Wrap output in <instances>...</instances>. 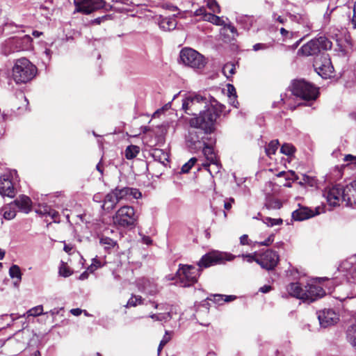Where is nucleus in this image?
Returning a JSON list of instances; mask_svg holds the SVG:
<instances>
[{"instance_id":"42","label":"nucleus","mask_w":356,"mask_h":356,"mask_svg":"<svg viewBox=\"0 0 356 356\" xmlns=\"http://www.w3.org/2000/svg\"><path fill=\"white\" fill-rule=\"evenodd\" d=\"M279 142L277 140H272L266 148V154L270 157L274 154L278 148Z\"/></svg>"},{"instance_id":"45","label":"nucleus","mask_w":356,"mask_h":356,"mask_svg":"<svg viewBox=\"0 0 356 356\" xmlns=\"http://www.w3.org/2000/svg\"><path fill=\"white\" fill-rule=\"evenodd\" d=\"M43 314V307L38 305L27 311L26 314L28 316H38Z\"/></svg>"},{"instance_id":"6","label":"nucleus","mask_w":356,"mask_h":356,"mask_svg":"<svg viewBox=\"0 0 356 356\" xmlns=\"http://www.w3.org/2000/svg\"><path fill=\"white\" fill-rule=\"evenodd\" d=\"M292 94L304 100H314L317 98L318 92L317 88L305 80H297L291 86Z\"/></svg>"},{"instance_id":"2","label":"nucleus","mask_w":356,"mask_h":356,"mask_svg":"<svg viewBox=\"0 0 356 356\" xmlns=\"http://www.w3.org/2000/svg\"><path fill=\"white\" fill-rule=\"evenodd\" d=\"M218 117V113L211 105L200 112L199 115L189 118L187 122L189 126L198 127L204 133H211L214 129L215 122Z\"/></svg>"},{"instance_id":"5","label":"nucleus","mask_w":356,"mask_h":356,"mask_svg":"<svg viewBox=\"0 0 356 356\" xmlns=\"http://www.w3.org/2000/svg\"><path fill=\"white\" fill-rule=\"evenodd\" d=\"M332 42L324 36L311 40L298 51V55L302 56H313L321 50H328L332 48Z\"/></svg>"},{"instance_id":"62","label":"nucleus","mask_w":356,"mask_h":356,"mask_svg":"<svg viewBox=\"0 0 356 356\" xmlns=\"http://www.w3.org/2000/svg\"><path fill=\"white\" fill-rule=\"evenodd\" d=\"M248 236L247 234H243L240 237V243L241 245H248Z\"/></svg>"},{"instance_id":"57","label":"nucleus","mask_w":356,"mask_h":356,"mask_svg":"<svg viewBox=\"0 0 356 356\" xmlns=\"http://www.w3.org/2000/svg\"><path fill=\"white\" fill-rule=\"evenodd\" d=\"M110 19L111 16L108 15H106L92 20L91 24H100L102 22Z\"/></svg>"},{"instance_id":"29","label":"nucleus","mask_w":356,"mask_h":356,"mask_svg":"<svg viewBox=\"0 0 356 356\" xmlns=\"http://www.w3.org/2000/svg\"><path fill=\"white\" fill-rule=\"evenodd\" d=\"M152 156L156 161L165 165L168 162V154L163 149H156L152 152Z\"/></svg>"},{"instance_id":"32","label":"nucleus","mask_w":356,"mask_h":356,"mask_svg":"<svg viewBox=\"0 0 356 356\" xmlns=\"http://www.w3.org/2000/svg\"><path fill=\"white\" fill-rule=\"evenodd\" d=\"M149 317L156 321L167 322L172 318V314L170 311L166 312H158L156 314H151Z\"/></svg>"},{"instance_id":"48","label":"nucleus","mask_w":356,"mask_h":356,"mask_svg":"<svg viewBox=\"0 0 356 356\" xmlns=\"http://www.w3.org/2000/svg\"><path fill=\"white\" fill-rule=\"evenodd\" d=\"M51 207L47 204L39 205L35 212L41 216H48Z\"/></svg>"},{"instance_id":"20","label":"nucleus","mask_w":356,"mask_h":356,"mask_svg":"<svg viewBox=\"0 0 356 356\" xmlns=\"http://www.w3.org/2000/svg\"><path fill=\"white\" fill-rule=\"evenodd\" d=\"M118 201L130 200L131 198L138 199L141 197V193L136 188L124 187L122 188H116L113 190Z\"/></svg>"},{"instance_id":"16","label":"nucleus","mask_w":356,"mask_h":356,"mask_svg":"<svg viewBox=\"0 0 356 356\" xmlns=\"http://www.w3.org/2000/svg\"><path fill=\"white\" fill-rule=\"evenodd\" d=\"M314 66L316 72L322 78L327 79L332 76L334 67L327 54H324L320 59L315 60Z\"/></svg>"},{"instance_id":"37","label":"nucleus","mask_w":356,"mask_h":356,"mask_svg":"<svg viewBox=\"0 0 356 356\" xmlns=\"http://www.w3.org/2000/svg\"><path fill=\"white\" fill-rule=\"evenodd\" d=\"M99 243L100 244L104 246L105 250H110L113 248H114L117 243L115 241L113 240L112 238L102 236L99 238Z\"/></svg>"},{"instance_id":"8","label":"nucleus","mask_w":356,"mask_h":356,"mask_svg":"<svg viewBox=\"0 0 356 356\" xmlns=\"http://www.w3.org/2000/svg\"><path fill=\"white\" fill-rule=\"evenodd\" d=\"M177 276L181 286H189L197 281L199 269L191 265H182L177 270Z\"/></svg>"},{"instance_id":"31","label":"nucleus","mask_w":356,"mask_h":356,"mask_svg":"<svg viewBox=\"0 0 356 356\" xmlns=\"http://www.w3.org/2000/svg\"><path fill=\"white\" fill-rule=\"evenodd\" d=\"M346 335L348 341L356 348V322L348 326Z\"/></svg>"},{"instance_id":"60","label":"nucleus","mask_w":356,"mask_h":356,"mask_svg":"<svg viewBox=\"0 0 356 356\" xmlns=\"http://www.w3.org/2000/svg\"><path fill=\"white\" fill-rule=\"evenodd\" d=\"M269 47V46L267 44H264V43H257V44H255L254 46H253V50L255 51H257L259 50H264V49H266Z\"/></svg>"},{"instance_id":"38","label":"nucleus","mask_w":356,"mask_h":356,"mask_svg":"<svg viewBox=\"0 0 356 356\" xmlns=\"http://www.w3.org/2000/svg\"><path fill=\"white\" fill-rule=\"evenodd\" d=\"M139 152V147L133 145H129L125 149V157L127 159H132L138 155Z\"/></svg>"},{"instance_id":"9","label":"nucleus","mask_w":356,"mask_h":356,"mask_svg":"<svg viewBox=\"0 0 356 356\" xmlns=\"http://www.w3.org/2000/svg\"><path fill=\"white\" fill-rule=\"evenodd\" d=\"M236 256L218 251H213L204 254L198 262L200 268H208L211 266L223 263L225 261H232Z\"/></svg>"},{"instance_id":"55","label":"nucleus","mask_w":356,"mask_h":356,"mask_svg":"<svg viewBox=\"0 0 356 356\" xmlns=\"http://www.w3.org/2000/svg\"><path fill=\"white\" fill-rule=\"evenodd\" d=\"M274 241V234H270L265 241L257 242L258 245L269 246Z\"/></svg>"},{"instance_id":"13","label":"nucleus","mask_w":356,"mask_h":356,"mask_svg":"<svg viewBox=\"0 0 356 356\" xmlns=\"http://www.w3.org/2000/svg\"><path fill=\"white\" fill-rule=\"evenodd\" d=\"M291 18L292 20L296 22L299 25V27H298L296 30L300 31V38L291 46V48L294 49L298 47L305 36L309 35L311 31L312 30L313 26L306 15L298 14L296 15H292Z\"/></svg>"},{"instance_id":"64","label":"nucleus","mask_w":356,"mask_h":356,"mask_svg":"<svg viewBox=\"0 0 356 356\" xmlns=\"http://www.w3.org/2000/svg\"><path fill=\"white\" fill-rule=\"evenodd\" d=\"M353 24H354L355 27H356V1L355 2L353 7Z\"/></svg>"},{"instance_id":"14","label":"nucleus","mask_w":356,"mask_h":356,"mask_svg":"<svg viewBox=\"0 0 356 356\" xmlns=\"http://www.w3.org/2000/svg\"><path fill=\"white\" fill-rule=\"evenodd\" d=\"M6 46L9 48L8 54L19 51H28L32 47V38L25 35L22 38H13L6 42Z\"/></svg>"},{"instance_id":"50","label":"nucleus","mask_w":356,"mask_h":356,"mask_svg":"<svg viewBox=\"0 0 356 356\" xmlns=\"http://www.w3.org/2000/svg\"><path fill=\"white\" fill-rule=\"evenodd\" d=\"M59 274L63 277H67L72 275V271L65 264L62 263L59 267Z\"/></svg>"},{"instance_id":"44","label":"nucleus","mask_w":356,"mask_h":356,"mask_svg":"<svg viewBox=\"0 0 356 356\" xmlns=\"http://www.w3.org/2000/svg\"><path fill=\"white\" fill-rule=\"evenodd\" d=\"M263 222L268 227H273L275 225H280L282 224V219L281 218H271L270 217H265Z\"/></svg>"},{"instance_id":"4","label":"nucleus","mask_w":356,"mask_h":356,"mask_svg":"<svg viewBox=\"0 0 356 356\" xmlns=\"http://www.w3.org/2000/svg\"><path fill=\"white\" fill-rule=\"evenodd\" d=\"M211 106L207 98L199 94H188L182 101V109L188 115H195L196 112L201 111Z\"/></svg>"},{"instance_id":"58","label":"nucleus","mask_w":356,"mask_h":356,"mask_svg":"<svg viewBox=\"0 0 356 356\" xmlns=\"http://www.w3.org/2000/svg\"><path fill=\"white\" fill-rule=\"evenodd\" d=\"M343 161L347 162L348 164H356V156L347 154L344 156Z\"/></svg>"},{"instance_id":"18","label":"nucleus","mask_w":356,"mask_h":356,"mask_svg":"<svg viewBox=\"0 0 356 356\" xmlns=\"http://www.w3.org/2000/svg\"><path fill=\"white\" fill-rule=\"evenodd\" d=\"M10 172H7L0 177V195L13 197L15 196V188L11 180Z\"/></svg>"},{"instance_id":"33","label":"nucleus","mask_w":356,"mask_h":356,"mask_svg":"<svg viewBox=\"0 0 356 356\" xmlns=\"http://www.w3.org/2000/svg\"><path fill=\"white\" fill-rule=\"evenodd\" d=\"M209 300L213 301L215 303L221 305L222 302H230L235 299L233 296H223L221 294H213L208 298Z\"/></svg>"},{"instance_id":"27","label":"nucleus","mask_w":356,"mask_h":356,"mask_svg":"<svg viewBox=\"0 0 356 356\" xmlns=\"http://www.w3.org/2000/svg\"><path fill=\"white\" fill-rule=\"evenodd\" d=\"M119 202L118 199L114 191L108 193L104 200L102 208L105 210L110 211L115 208L116 204Z\"/></svg>"},{"instance_id":"3","label":"nucleus","mask_w":356,"mask_h":356,"mask_svg":"<svg viewBox=\"0 0 356 356\" xmlns=\"http://www.w3.org/2000/svg\"><path fill=\"white\" fill-rule=\"evenodd\" d=\"M179 58L184 65L195 70H202L207 64V59L204 56L191 48L181 49Z\"/></svg>"},{"instance_id":"30","label":"nucleus","mask_w":356,"mask_h":356,"mask_svg":"<svg viewBox=\"0 0 356 356\" xmlns=\"http://www.w3.org/2000/svg\"><path fill=\"white\" fill-rule=\"evenodd\" d=\"M1 213L6 220L13 219L16 216V211L15 210L13 203L9 204L2 207L1 209Z\"/></svg>"},{"instance_id":"26","label":"nucleus","mask_w":356,"mask_h":356,"mask_svg":"<svg viewBox=\"0 0 356 356\" xmlns=\"http://www.w3.org/2000/svg\"><path fill=\"white\" fill-rule=\"evenodd\" d=\"M203 153L205 156L207 160L209 162V163H206L204 165L205 168L209 167L210 165H216L217 168H218V161L216 157V155L213 151V149L207 145H203Z\"/></svg>"},{"instance_id":"34","label":"nucleus","mask_w":356,"mask_h":356,"mask_svg":"<svg viewBox=\"0 0 356 356\" xmlns=\"http://www.w3.org/2000/svg\"><path fill=\"white\" fill-rule=\"evenodd\" d=\"M237 21L244 29L249 30L254 22V18L252 16L244 15L238 17Z\"/></svg>"},{"instance_id":"36","label":"nucleus","mask_w":356,"mask_h":356,"mask_svg":"<svg viewBox=\"0 0 356 356\" xmlns=\"http://www.w3.org/2000/svg\"><path fill=\"white\" fill-rule=\"evenodd\" d=\"M302 179L300 181V185H307L311 187L316 186L318 184V180L315 177L309 176L307 175H302Z\"/></svg>"},{"instance_id":"17","label":"nucleus","mask_w":356,"mask_h":356,"mask_svg":"<svg viewBox=\"0 0 356 356\" xmlns=\"http://www.w3.org/2000/svg\"><path fill=\"white\" fill-rule=\"evenodd\" d=\"M319 323L323 327H327L336 324L339 318V315L331 309H325L317 312Z\"/></svg>"},{"instance_id":"49","label":"nucleus","mask_w":356,"mask_h":356,"mask_svg":"<svg viewBox=\"0 0 356 356\" xmlns=\"http://www.w3.org/2000/svg\"><path fill=\"white\" fill-rule=\"evenodd\" d=\"M197 161L196 158H191L187 163H186L183 166L181 167V172L183 173H187L189 172V170L192 168V167L195 165V163Z\"/></svg>"},{"instance_id":"52","label":"nucleus","mask_w":356,"mask_h":356,"mask_svg":"<svg viewBox=\"0 0 356 356\" xmlns=\"http://www.w3.org/2000/svg\"><path fill=\"white\" fill-rule=\"evenodd\" d=\"M170 333L168 331H165V335L163 336L158 347L159 353L161 352L163 346L170 340Z\"/></svg>"},{"instance_id":"43","label":"nucleus","mask_w":356,"mask_h":356,"mask_svg":"<svg viewBox=\"0 0 356 356\" xmlns=\"http://www.w3.org/2000/svg\"><path fill=\"white\" fill-rule=\"evenodd\" d=\"M143 302V299L140 296L133 295L128 300L127 304L126 305L128 307H136L137 305H142Z\"/></svg>"},{"instance_id":"51","label":"nucleus","mask_w":356,"mask_h":356,"mask_svg":"<svg viewBox=\"0 0 356 356\" xmlns=\"http://www.w3.org/2000/svg\"><path fill=\"white\" fill-rule=\"evenodd\" d=\"M300 30H295V31H288V34H286L284 35V37L283 38V40L286 42L289 40L292 39V38H300Z\"/></svg>"},{"instance_id":"54","label":"nucleus","mask_w":356,"mask_h":356,"mask_svg":"<svg viewBox=\"0 0 356 356\" xmlns=\"http://www.w3.org/2000/svg\"><path fill=\"white\" fill-rule=\"evenodd\" d=\"M101 262L97 258H95L92 259L91 265L88 268V270L92 273L98 268L101 267Z\"/></svg>"},{"instance_id":"28","label":"nucleus","mask_w":356,"mask_h":356,"mask_svg":"<svg viewBox=\"0 0 356 356\" xmlns=\"http://www.w3.org/2000/svg\"><path fill=\"white\" fill-rule=\"evenodd\" d=\"M345 191L347 193L346 204H356V180L348 184Z\"/></svg>"},{"instance_id":"25","label":"nucleus","mask_w":356,"mask_h":356,"mask_svg":"<svg viewBox=\"0 0 356 356\" xmlns=\"http://www.w3.org/2000/svg\"><path fill=\"white\" fill-rule=\"evenodd\" d=\"M286 291L291 296L304 300L305 288L300 283H291L287 286Z\"/></svg>"},{"instance_id":"10","label":"nucleus","mask_w":356,"mask_h":356,"mask_svg":"<svg viewBox=\"0 0 356 356\" xmlns=\"http://www.w3.org/2000/svg\"><path fill=\"white\" fill-rule=\"evenodd\" d=\"M323 195L329 205L332 207L338 206L343 202H346L347 193H346L345 187L340 184L326 188Z\"/></svg>"},{"instance_id":"63","label":"nucleus","mask_w":356,"mask_h":356,"mask_svg":"<svg viewBox=\"0 0 356 356\" xmlns=\"http://www.w3.org/2000/svg\"><path fill=\"white\" fill-rule=\"evenodd\" d=\"M225 27L228 29L231 33H236V29L231 24H224Z\"/></svg>"},{"instance_id":"39","label":"nucleus","mask_w":356,"mask_h":356,"mask_svg":"<svg viewBox=\"0 0 356 356\" xmlns=\"http://www.w3.org/2000/svg\"><path fill=\"white\" fill-rule=\"evenodd\" d=\"M204 21L209 22L213 24L218 26H222L225 24V22L221 17L211 13H208V15H205Z\"/></svg>"},{"instance_id":"22","label":"nucleus","mask_w":356,"mask_h":356,"mask_svg":"<svg viewBox=\"0 0 356 356\" xmlns=\"http://www.w3.org/2000/svg\"><path fill=\"white\" fill-rule=\"evenodd\" d=\"M320 208L316 207L315 211L308 207H300L292 213V218L294 220L302 221L320 214Z\"/></svg>"},{"instance_id":"11","label":"nucleus","mask_w":356,"mask_h":356,"mask_svg":"<svg viewBox=\"0 0 356 356\" xmlns=\"http://www.w3.org/2000/svg\"><path fill=\"white\" fill-rule=\"evenodd\" d=\"M204 131L199 129L198 127H193L189 126L185 139L186 145L191 150L200 149L205 143L202 141L204 135Z\"/></svg>"},{"instance_id":"19","label":"nucleus","mask_w":356,"mask_h":356,"mask_svg":"<svg viewBox=\"0 0 356 356\" xmlns=\"http://www.w3.org/2000/svg\"><path fill=\"white\" fill-rule=\"evenodd\" d=\"M325 294L323 289L317 285L307 284L305 286L304 300L303 302H313L316 299L323 297Z\"/></svg>"},{"instance_id":"35","label":"nucleus","mask_w":356,"mask_h":356,"mask_svg":"<svg viewBox=\"0 0 356 356\" xmlns=\"http://www.w3.org/2000/svg\"><path fill=\"white\" fill-rule=\"evenodd\" d=\"M9 275L13 279H17V282L15 284L17 285L22 280V273L20 268L17 265H13L9 269Z\"/></svg>"},{"instance_id":"41","label":"nucleus","mask_w":356,"mask_h":356,"mask_svg":"<svg viewBox=\"0 0 356 356\" xmlns=\"http://www.w3.org/2000/svg\"><path fill=\"white\" fill-rule=\"evenodd\" d=\"M235 65L232 63H227L222 67V73L227 78L232 76L235 73Z\"/></svg>"},{"instance_id":"23","label":"nucleus","mask_w":356,"mask_h":356,"mask_svg":"<svg viewBox=\"0 0 356 356\" xmlns=\"http://www.w3.org/2000/svg\"><path fill=\"white\" fill-rule=\"evenodd\" d=\"M175 17V15L170 17H163L160 15L158 19L160 28L164 31L174 30L177 24Z\"/></svg>"},{"instance_id":"47","label":"nucleus","mask_w":356,"mask_h":356,"mask_svg":"<svg viewBox=\"0 0 356 356\" xmlns=\"http://www.w3.org/2000/svg\"><path fill=\"white\" fill-rule=\"evenodd\" d=\"M207 7L214 13H220V6L216 0H207Z\"/></svg>"},{"instance_id":"7","label":"nucleus","mask_w":356,"mask_h":356,"mask_svg":"<svg viewBox=\"0 0 356 356\" xmlns=\"http://www.w3.org/2000/svg\"><path fill=\"white\" fill-rule=\"evenodd\" d=\"M137 220L138 216L131 206L120 207L113 216V222L122 227L135 225Z\"/></svg>"},{"instance_id":"56","label":"nucleus","mask_w":356,"mask_h":356,"mask_svg":"<svg viewBox=\"0 0 356 356\" xmlns=\"http://www.w3.org/2000/svg\"><path fill=\"white\" fill-rule=\"evenodd\" d=\"M290 175H291V177H290L289 176V173H286V172H285L282 171V172H280V173L277 175V176H278V177L284 176V177H285L286 180H289V179H298V176L295 174V172H290Z\"/></svg>"},{"instance_id":"12","label":"nucleus","mask_w":356,"mask_h":356,"mask_svg":"<svg viewBox=\"0 0 356 356\" xmlns=\"http://www.w3.org/2000/svg\"><path fill=\"white\" fill-rule=\"evenodd\" d=\"M75 12L89 15L103 8L106 2L104 0H74Z\"/></svg>"},{"instance_id":"40","label":"nucleus","mask_w":356,"mask_h":356,"mask_svg":"<svg viewBox=\"0 0 356 356\" xmlns=\"http://www.w3.org/2000/svg\"><path fill=\"white\" fill-rule=\"evenodd\" d=\"M227 88L229 98L231 99H232V98L234 99V102H232V105L234 107L237 108L238 102L236 100V92L235 88L231 84H227Z\"/></svg>"},{"instance_id":"46","label":"nucleus","mask_w":356,"mask_h":356,"mask_svg":"<svg viewBox=\"0 0 356 356\" xmlns=\"http://www.w3.org/2000/svg\"><path fill=\"white\" fill-rule=\"evenodd\" d=\"M280 151L285 155L291 156L295 152V148L291 144L285 143L281 147Z\"/></svg>"},{"instance_id":"59","label":"nucleus","mask_w":356,"mask_h":356,"mask_svg":"<svg viewBox=\"0 0 356 356\" xmlns=\"http://www.w3.org/2000/svg\"><path fill=\"white\" fill-rule=\"evenodd\" d=\"M194 15L195 16H202L203 20H204L205 15H208V13H207L205 8L201 7L195 11Z\"/></svg>"},{"instance_id":"61","label":"nucleus","mask_w":356,"mask_h":356,"mask_svg":"<svg viewBox=\"0 0 356 356\" xmlns=\"http://www.w3.org/2000/svg\"><path fill=\"white\" fill-rule=\"evenodd\" d=\"M48 216L51 217V218L54 222H57V220L58 219L59 214H58V212H57L56 211H55L54 209H52L51 208L50 211H49V213L48 214Z\"/></svg>"},{"instance_id":"24","label":"nucleus","mask_w":356,"mask_h":356,"mask_svg":"<svg viewBox=\"0 0 356 356\" xmlns=\"http://www.w3.org/2000/svg\"><path fill=\"white\" fill-rule=\"evenodd\" d=\"M14 206H16L20 211L25 213H28L31 210V200L26 195L19 196L13 202Z\"/></svg>"},{"instance_id":"15","label":"nucleus","mask_w":356,"mask_h":356,"mask_svg":"<svg viewBox=\"0 0 356 356\" xmlns=\"http://www.w3.org/2000/svg\"><path fill=\"white\" fill-rule=\"evenodd\" d=\"M279 261V256L276 252L272 250H267L264 252L259 253V258L257 263L262 268L268 270H273Z\"/></svg>"},{"instance_id":"21","label":"nucleus","mask_w":356,"mask_h":356,"mask_svg":"<svg viewBox=\"0 0 356 356\" xmlns=\"http://www.w3.org/2000/svg\"><path fill=\"white\" fill-rule=\"evenodd\" d=\"M137 286L139 291L150 296H154L159 292L156 284L151 279L144 277L138 279Z\"/></svg>"},{"instance_id":"53","label":"nucleus","mask_w":356,"mask_h":356,"mask_svg":"<svg viewBox=\"0 0 356 356\" xmlns=\"http://www.w3.org/2000/svg\"><path fill=\"white\" fill-rule=\"evenodd\" d=\"M241 257L245 261H247L249 263H252V261H256L257 258H259V253L254 252L252 254H242Z\"/></svg>"},{"instance_id":"1","label":"nucleus","mask_w":356,"mask_h":356,"mask_svg":"<svg viewBox=\"0 0 356 356\" xmlns=\"http://www.w3.org/2000/svg\"><path fill=\"white\" fill-rule=\"evenodd\" d=\"M38 72L36 66L25 57L15 60L12 79L16 84H25L33 80Z\"/></svg>"}]
</instances>
